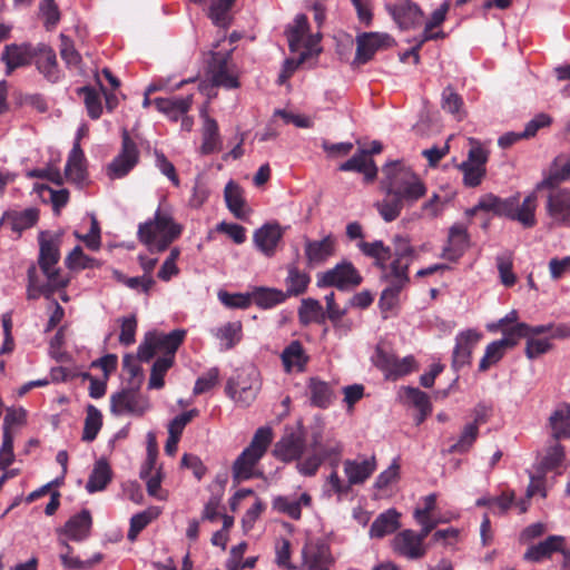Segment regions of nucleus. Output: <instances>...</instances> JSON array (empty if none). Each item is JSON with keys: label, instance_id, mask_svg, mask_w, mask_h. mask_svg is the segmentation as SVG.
<instances>
[{"label": "nucleus", "instance_id": "nucleus-1", "mask_svg": "<svg viewBox=\"0 0 570 570\" xmlns=\"http://www.w3.org/2000/svg\"><path fill=\"white\" fill-rule=\"evenodd\" d=\"M382 174L385 197L375 207L389 223L400 216L404 206H411L425 196L426 187L420 176L400 160L387 163Z\"/></svg>", "mask_w": 570, "mask_h": 570}, {"label": "nucleus", "instance_id": "nucleus-2", "mask_svg": "<svg viewBox=\"0 0 570 570\" xmlns=\"http://www.w3.org/2000/svg\"><path fill=\"white\" fill-rule=\"evenodd\" d=\"M181 230L168 210L158 208L153 220L139 226L138 236L149 250L163 252L179 237Z\"/></svg>", "mask_w": 570, "mask_h": 570}, {"label": "nucleus", "instance_id": "nucleus-3", "mask_svg": "<svg viewBox=\"0 0 570 570\" xmlns=\"http://www.w3.org/2000/svg\"><path fill=\"white\" fill-rule=\"evenodd\" d=\"M261 373L254 365L237 370L227 381L226 394L239 406H249L261 391Z\"/></svg>", "mask_w": 570, "mask_h": 570}, {"label": "nucleus", "instance_id": "nucleus-4", "mask_svg": "<svg viewBox=\"0 0 570 570\" xmlns=\"http://www.w3.org/2000/svg\"><path fill=\"white\" fill-rule=\"evenodd\" d=\"M272 442V430L269 428H259L250 444L240 453L233 465V476L237 481H244L255 475V468L258 461L265 454Z\"/></svg>", "mask_w": 570, "mask_h": 570}, {"label": "nucleus", "instance_id": "nucleus-5", "mask_svg": "<svg viewBox=\"0 0 570 570\" xmlns=\"http://www.w3.org/2000/svg\"><path fill=\"white\" fill-rule=\"evenodd\" d=\"M186 335L184 330H174L168 334L150 332L146 334L144 342L138 347V358L142 362L150 361L157 353L164 356L170 355L175 360V353Z\"/></svg>", "mask_w": 570, "mask_h": 570}, {"label": "nucleus", "instance_id": "nucleus-6", "mask_svg": "<svg viewBox=\"0 0 570 570\" xmlns=\"http://www.w3.org/2000/svg\"><path fill=\"white\" fill-rule=\"evenodd\" d=\"M218 43L214 46L210 52V61L208 63V75L215 86L226 89H235L239 86L238 73L235 65L230 61L233 48L227 51H217Z\"/></svg>", "mask_w": 570, "mask_h": 570}, {"label": "nucleus", "instance_id": "nucleus-7", "mask_svg": "<svg viewBox=\"0 0 570 570\" xmlns=\"http://www.w3.org/2000/svg\"><path fill=\"white\" fill-rule=\"evenodd\" d=\"M470 149L466 160L459 165V169L463 174V183L469 187H476L481 184L485 175V164L489 154L482 147L480 141L474 138H469Z\"/></svg>", "mask_w": 570, "mask_h": 570}, {"label": "nucleus", "instance_id": "nucleus-8", "mask_svg": "<svg viewBox=\"0 0 570 570\" xmlns=\"http://www.w3.org/2000/svg\"><path fill=\"white\" fill-rule=\"evenodd\" d=\"M301 570H331L335 558L330 544L322 539L307 540L301 551Z\"/></svg>", "mask_w": 570, "mask_h": 570}, {"label": "nucleus", "instance_id": "nucleus-9", "mask_svg": "<svg viewBox=\"0 0 570 570\" xmlns=\"http://www.w3.org/2000/svg\"><path fill=\"white\" fill-rule=\"evenodd\" d=\"M309 446L314 453L328 461L331 466H337L344 452L342 441L332 431L316 428L311 435Z\"/></svg>", "mask_w": 570, "mask_h": 570}, {"label": "nucleus", "instance_id": "nucleus-10", "mask_svg": "<svg viewBox=\"0 0 570 570\" xmlns=\"http://www.w3.org/2000/svg\"><path fill=\"white\" fill-rule=\"evenodd\" d=\"M361 282L360 273L350 262H342L317 277V285L320 287L335 286L338 289L355 287Z\"/></svg>", "mask_w": 570, "mask_h": 570}, {"label": "nucleus", "instance_id": "nucleus-11", "mask_svg": "<svg viewBox=\"0 0 570 570\" xmlns=\"http://www.w3.org/2000/svg\"><path fill=\"white\" fill-rule=\"evenodd\" d=\"M59 245L56 239H46L43 235L40 237V255L39 265L47 279L53 282L55 285H67L68 279L61 275L56 267L59 262Z\"/></svg>", "mask_w": 570, "mask_h": 570}, {"label": "nucleus", "instance_id": "nucleus-12", "mask_svg": "<svg viewBox=\"0 0 570 570\" xmlns=\"http://www.w3.org/2000/svg\"><path fill=\"white\" fill-rule=\"evenodd\" d=\"M286 32L291 51H299L302 47H305V50L303 52L307 55H312L313 52L316 51L315 47L321 40V35H307L308 22L307 17L305 14L296 16L293 24L288 27Z\"/></svg>", "mask_w": 570, "mask_h": 570}, {"label": "nucleus", "instance_id": "nucleus-13", "mask_svg": "<svg viewBox=\"0 0 570 570\" xmlns=\"http://www.w3.org/2000/svg\"><path fill=\"white\" fill-rule=\"evenodd\" d=\"M139 153L136 144L127 134L122 138V148L117 157L108 165L107 175L111 179L126 176L138 163Z\"/></svg>", "mask_w": 570, "mask_h": 570}, {"label": "nucleus", "instance_id": "nucleus-14", "mask_svg": "<svg viewBox=\"0 0 570 570\" xmlns=\"http://www.w3.org/2000/svg\"><path fill=\"white\" fill-rule=\"evenodd\" d=\"M150 407L148 400L132 391H122L111 396L110 409L116 415L140 416Z\"/></svg>", "mask_w": 570, "mask_h": 570}, {"label": "nucleus", "instance_id": "nucleus-15", "mask_svg": "<svg viewBox=\"0 0 570 570\" xmlns=\"http://www.w3.org/2000/svg\"><path fill=\"white\" fill-rule=\"evenodd\" d=\"M546 212L554 225L570 227V189L552 190L547 197Z\"/></svg>", "mask_w": 570, "mask_h": 570}, {"label": "nucleus", "instance_id": "nucleus-16", "mask_svg": "<svg viewBox=\"0 0 570 570\" xmlns=\"http://www.w3.org/2000/svg\"><path fill=\"white\" fill-rule=\"evenodd\" d=\"M376 364L385 373L386 379L390 380L407 375L416 367L415 358L412 355L399 358L394 354H389L382 350H377Z\"/></svg>", "mask_w": 570, "mask_h": 570}, {"label": "nucleus", "instance_id": "nucleus-17", "mask_svg": "<svg viewBox=\"0 0 570 570\" xmlns=\"http://www.w3.org/2000/svg\"><path fill=\"white\" fill-rule=\"evenodd\" d=\"M305 449V439L301 429L287 430L274 446V455L284 461L291 462L298 460Z\"/></svg>", "mask_w": 570, "mask_h": 570}, {"label": "nucleus", "instance_id": "nucleus-18", "mask_svg": "<svg viewBox=\"0 0 570 570\" xmlns=\"http://www.w3.org/2000/svg\"><path fill=\"white\" fill-rule=\"evenodd\" d=\"M377 468V462L374 455L357 456L355 459H347L343 462L344 474L351 484H363Z\"/></svg>", "mask_w": 570, "mask_h": 570}, {"label": "nucleus", "instance_id": "nucleus-19", "mask_svg": "<svg viewBox=\"0 0 570 570\" xmlns=\"http://www.w3.org/2000/svg\"><path fill=\"white\" fill-rule=\"evenodd\" d=\"M425 538L412 530H404L394 537L393 549L399 554L409 559H420L426 552L424 546Z\"/></svg>", "mask_w": 570, "mask_h": 570}, {"label": "nucleus", "instance_id": "nucleus-20", "mask_svg": "<svg viewBox=\"0 0 570 570\" xmlns=\"http://www.w3.org/2000/svg\"><path fill=\"white\" fill-rule=\"evenodd\" d=\"M387 33L363 32L356 37V55L355 62L365 63L372 59L374 53L382 47L387 46L391 41Z\"/></svg>", "mask_w": 570, "mask_h": 570}, {"label": "nucleus", "instance_id": "nucleus-21", "mask_svg": "<svg viewBox=\"0 0 570 570\" xmlns=\"http://www.w3.org/2000/svg\"><path fill=\"white\" fill-rule=\"evenodd\" d=\"M481 334L474 330H466L458 334L452 356V366L459 370L471 361V354L478 344Z\"/></svg>", "mask_w": 570, "mask_h": 570}, {"label": "nucleus", "instance_id": "nucleus-22", "mask_svg": "<svg viewBox=\"0 0 570 570\" xmlns=\"http://www.w3.org/2000/svg\"><path fill=\"white\" fill-rule=\"evenodd\" d=\"M386 8L401 29L414 28L422 21L423 12L415 3L409 0L389 4Z\"/></svg>", "mask_w": 570, "mask_h": 570}, {"label": "nucleus", "instance_id": "nucleus-23", "mask_svg": "<svg viewBox=\"0 0 570 570\" xmlns=\"http://www.w3.org/2000/svg\"><path fill=\"white\" fill-rule=\"evenodd\" d=\"M312 505V497L307 492L299 495H278L273 500V508L293 520H299L302 508Z\"/></svg>", "mask_w": 570, "mask_h": 570}, {"label": "nucleus", "instance_id": "nucleus-24", "mask_svg": "<svg viewBox=\"0 0 570 570\" xmlns=\"http://www.w3.org/2000/svg\"><path fill=\"white\" fill-rule=\"evenodd\" d=\"M469 247V235L462 224L453 225L449 230L448 244L444 246L442 257L456 261Z\"/></svg>", "mask_w": 570, "mask_h": 570}, {"label": "nucleus", "instance_id": "nucleus-25", "mask_svg": "<svg viewBox=\"0 0 570 570\" xmlns=\"http://www.w3.org/2000/svg\"><path fill=\"white\" fill-rule=\"evenodd\" d=\"M548 426L554 441L570 439V404L558 405L549 416Z\"/></svg>", "mask_w": 570, "mask_h": 570}, {"label": "nucleus", "instance_id": "nucleus-26", "mask_svg": "<svg viewBox=\"0 0 570 570\" xmlns=\"http://www.w3.org/2000/svg\"><path fill=\"white\" fill-rule=\"evenodd\" d=\"M283 236L282 229L277 224H265L254 233V243L256 247L266 256H272Z\"/></svg>", "mask_w": 570, "mask_h": 570}, {"label": "nucleus", "instance_id": "nucleus-27", "mask_svg": "<svg viewBox=\"0 0 570 570\" xmlns=\"http://www.w3.org/2000/svg\"><path fill=\"white\" fill-rule=\"evenodd\" d=\"M335 240L326 236L321 240H307L305 244V256L311 266H318L334 255Z\"/></svg>", "mask_w": 570, "mask_h": 570}, {"label": "nucleus", "instance_id": "nucleus-28", "mask_svg": "<svg viewBox=\"0 0 570 570\" xmlns=\"http://www.w3.org/2000/svg\"><path fill=\"white\" fill-rule=\"evenodd\" d=\"M340 170L361 173L367 181L374 180L379 171L374 160L365 149L358 150L352 158L343 163L340 166Z\"/></svg>", "mask_w": 570, "mask_h": 570}, {"label": "nucleus", "instance_id": "nucleus-29", "mask_svg": "<svg viewBox=\"0 0 570 570\" xmlns=\"http://www.w3.org/2000/svg\"><path fill=\"white\" fill-rule=\"evenodd\" d=\"M85 163L86 159L80 144L75 141L65 167V174L69 181L81 185L86 180Z\"/></svg>", "mask_w": 570, "mask_h": 570}, {"label": "nucleus", "instance_id": "nucleus-30", "mask_svg": "<svg viewBox=\"0 0 570 570\" xmlns=\"http://www.w3.org/2000/svg\"><path fill=\"white\" fill-rule=\"evenodd\" d=\"M191 104L193 96L156 98L154 100L157 110L175 121L187 114Z\"/></svg>", "mask_w": 570, "mask_h": 570}, {"label": "nucleus", "instance_id": "nucleus-31", "mask_svg": "<svg viewBox=\"0 0 570 570\" xmlns=\"http://www.w3.org/2000/svg\"><path fill=\"white\" fill-rule=\"evenodd\" d=\"M564 538L562 535H550L535 546H531L524 553V559L532 562H539L544 558L551 557L553 552H563Z\"/></svg>", "mask_w": 570, "mask_h": 570}, {"label": "nucleus", "instance_id": "nucleus-32", "mask_svg": "<svg viewBox=\"0 0 570 570\" xmlns=\"http://www.w3.org/2000/svg\"><path fill=\"white\" fill-rule=\"evenodd\" d=\"M31 50L28 45H8L1 55V60L6 63L7 75H10L16 68L28 65L31 60Z\"/></svg>", "mask_w": 570, "mask_h": 570}, {"label": "nucleus", "instance_id": "nucleus-33", "mask_svg": "<svg viewBox=\"0 0 570 570\" xmlns=\"http://www.w3.org/2000/svg\"><path fill=\"white\" fill-rule=\"evenodd\" d=\"M409 261H400L393 259V262L387 266L386 263L382 264L380 268L382 269V278L391 286L397 287L400 289L404 288V286L409 283Z\"/></svg>", "mask_w": 570, "mask_h": 570}, {"label": "nucleus", "instance_id": "nucleus-34", "mask_svg": "<svg viewBox=\"0 0 570 570\" xmlns=\"http://www.w3.org/2000/svg\"><path fill=\"white\" fill-rule=\"evenodd\" d=\"M243 326L239 321L227 322L210 331L220 343V350H232L242 340Z\"/></svg>", "mask_w": 570, "mask_h": 570}, {"label": "nucleus", "instance_id": "nucleus-35", "mask_svg": "<svg viewBox=\"0 0 570 570\" xmlns=\"http://www.w3.org/2000/svg\"><path fill=\"white\" fill-rule=\"evenodd\" d=\"M204 122L202 128L203 142L200 146L202 154L208 155L220 150L222 140L218 134V125L216 120L202 112Z\"/></svg>", "mask_w": 570, "mask_h": 570}, {"label": "nucleus", "instance_id": "nucleus-36", "mask_svg": "<svg viewBox=\"0 0 570 570\" xmlns=\"http://www.w3.org/2000/svg\"><path fill=\"white\" fill-rule=\"evenodd\" d=\"M284 368L286 372H302L308 361L302 344L298 341H293L284 348L281 355Z\"/></svg>", "mask_w": 570, "mask_h": 570}, {"label": "nucleus", "instance_id": "nucleus-37", "mask_svg": "<svg viewBox=\"0 0 570 570\" xmlns=\"http://www.w3.org/2000/svg\"><path fill=\"white\" fill-rule=\"evenodd\" d=\"M224 198L227 208L234 214L235 217L243 219L247 216L248 210L246 208L244 191L234 180H229L226 184L224 189Z\"/></svg>", "mask_w": 570, "mask_h": 570}, {"label": "nucleus", "instance_id": "nucleus-38", "mask_svg": "<svg viewBox=\"0 0 570 570\" xmlns=\"http://www.w3.org/2000/svg\"><path fill=\"white\" fill-rule=\"evenodd\" d=\"M538 206V195L535 191L530 193L521 204L517 196V205L514 210V220L525 228H531L537 224L535 210Z\"/></svg>", "mask_w": 570, "mask_h": 570}, {"label": "nucleus", "instance_id": "nucleus-39", "mask_svg": "<svg viewBox=\"0 0 570 570\" xmlns=\"http://www.w3.org/2000/svg\"><path fill=\"white\" fill-rule=\"evenodd\" d=\"M400 513L395 509H389L381 513L370 528L371 538H383L400 528Z\"/></svg>", "mask_w": 570, "mask_h": 570}, {"label": "nucleus", "instance_id": "nucleus-40", "mask_svg": "<svg viewBox=\"0 0 570 570\" xmlns=\"http://www.w3.org/2000/svg\"><path fill=\"white\" fill-rule=\"evenodd\" d=\"M111 478L112 471L110 469V465L105 459H99L98 461H96L94 469L89 475V479L86 484V490L89 493L102 491L111 481Z\"/></svg>", "mask_w": 570, "mask_h": 570}, {"label": "nucleus", "instance_id": "nucleus-41", "mask_svg": "<svg viewBox=\"0 0 570 570\" xmlns=\"http://www.w3.org/2000/svg\"><path fill=\"white\" fill-rule=\"evenodd\" d=\"M91 528V515L88 510H82L72 517L65 525V532L73 541H82L89 535Z\"/></svg>", "mask_w": 570, "mask_h": 570}, {"label": "nucleus", "instance_id": "nucleus-42", "mask_svg": "<svg viewBox=\"0 0 570 570\" xmlns=\"http://www.w3.org/2000/svg\"><path fill=\"white\" fill-rule=\"evenodd\" d=\"M208 17L219 28H227L232 21V8L236 0H207Z\"/></svg>", "mask_w": 570, "mask_h": 570}, {"label": "nucleus", "instance_id": "nucleus-43", "mask_svg": "<svg viewBox=\"0 0 570 570\" xmlns=\"http://www.w3.org/2000/svg\"><path fill=\"white\" fill-rule=\"evenodd\" d=\"M511 347H513L512 340H498L490 343L480 361L479 370L487 371L492 365L497 364L503 357L505 351Z\"/></svg>", "mask_w": 570, "mask_h": 570}, {"label": "nucleus", "instance_id": "nucleus-44", "mask_svg": "<svg viewBox=\"0 0 570 570\" xmlns=\"http://www.w3.org/2000/svg\"><path fill=\"white\" fill-rule=\"evenodd\" d=\"M309 401L314 406L327 407L333 400V392L328 383L318 379H311L308 382Z\"/></svg>", "mask_w": 570, "mask_h": 570}, {"label": "nucleus", "instance_id": "nucleus-45", "mask_svg": "<svg viewBox=\"0 0 570 570\" xmlns=\"http://www.w3.org/2000/svg\"><path fill=\"white\" fill-rule=\"evenodd\" d=\"M517 205V196L507 198L501 200L497 197H490L487 200H481L478 206L473 209V213L476 208H482L487 210H493L498 215L508 217L514 220V210Z\"/></svg>", "mask_w": 570, "mask_h": 570}, {"label": "nucleus", "instance_id": "nucleus-46", "mask_svg": "<svg viewBox=\"0 0 570 570\" xmlns=\"http://www.w3.org/2000/svg\"><path fill=\"white\" fill-rule=\"evenodd\" d=\"M564 461L563 446L554 441L546 449L540 462L539 469L542 472L554 471L562 466Z\"/></svg>", "mask_w": 570, "mask_h": 570}, {"label": "nucleus", "instance_id": "nucleus-47", "mask_svg": "<svg viewBox=\"0 0 570 570\" xmlns=\"http://www.w3.org/2000/svg\"><path fill=\"white\" fill-rule=\"evenodd\" d=\"M66 285H55L53 282L47 279V283L43 285H39L36 277V268L30 267L28 271V287H27V297L28 299H37L41 295L46 298H50L52 294L61 287Z\"/></svg>", "mask_w": 570, "mask_h": 570}, {"label": "nucleus", "instance_id": "nucleus-48", "mask_svg": "<svg viewBox=\"0 0 570 570\" xmlns=\"http://www.w3.org/2000/svg\"><path fill=\"white\" fill-rule=\"evenodd\" d=\"M298 318L303 325L322 323L325 320V313L317 299L304 298L298 308Z\"/></svg>", "mask_w": 570, "mask_h": 570}, {"label": "nucleus", "instance_id": "nucleus-49", "mask_svg": "<svg viewBox=\"0 0 570 570\" xmlns=\"http://www.w3.org/2000/svg\"><path fill=\"white\" fill-rule=\"evenodd\" d=\"M252 302L262 308H271L286 299V294L276 288L257 287L252 293Z\"/></svg>", "mask_w": 570, "mask_h": 570}, {"label": "nucleus", "instance_id": "nucleus-50", "mask_svg": "<svg viewBox=\"0 0 570 570\" xmlns=\"http://www.w3.org/2000/svg\"><path fill=\"white\" fill-rule=\"evenodd\" d=\"M38 70L50 81L56 82L59 77L56 53L51 49L41 50L37 59Z\"/></svg>", "mask_w": 570, "mask_h": 570}, {"label": "nucleus", "instance_id": "nucleus-51", "mask_svg": "<svg viewBox=\"0 0 570 570\" xmlns=\"http://www.w3.org/2000/svg\"><path fill=\"white\" fill-rule=\"evenodd\" d=\"M102 426L101 412L94 405H88L83 423L82 441L92 442Z\"/></svg>", "mask_w": 570, "mask_h": 570}, {"label": "nucleus", "instance_id": "nucleus-52", "mask_svg": "<svg viewBox=\"0 0 570 570\" xmlns=\"http://www.w3.org/2000/svg\"><path fill=\"white\" fill-rule=\"evenodd\" d=\"M160 514L158 507H149L145 511L137 513L130 519V528L128 531V539L130 541L136 540L138 533L146 528L153 520L157 519Z\"/></svg>", "mask_w": 570, "mask_h": 570}, {"label": "nucleus", "instance_id": "nucleus-53", "mask_svg": "<svg viewBox=\"0 0 570 570\" xmlns=\"http://www.w3.org/2000/svg\"><path fill=\"white\" fill-rule=\"evenodd\" d=\"M286 298L288 296H297L299 294H303L309 283V276L298 271L295 266H291L288 268V275L286 277Z\"/></svg>", "mask_w": 570, "mask_h": 570}, {"label": "nucleus", "instance_id": "nucleus-54", "mask_svg": "<svg viewBox=\"0 0 570 570\" xmlns=\"http://www.w3.org/2000/svg\"><path fill=\"white\" fill-rule=\"evenodd\" d=\"M333 470L325 480L323 491L327 497L337 495L338 498L350 493L352 487L347 479L343 480L337 472V466H332Z\"/></svg>", "mask_w": 570, "mask_h": 570}, {"label": "nucleus", "instance_id": "nucleus-55", "mask_svg": "<svg viewBox=\"0 0 570 570\" xmlns=\"http://www.w3.org/2000/svg\"><path fill=\"white\" fill-rule=\"evenodd\" d=\"M38 220V210L28 208L22 212H13L8 215V223L11 229L21 233L24 229L32 227Z\"/></svg>", "mask_w": 570, "mask_h": 570}, {"label": "nucleus", "instance_id": "nucleus-56", "mask_svg": "<svg viewBox=\"0 0 570 570\" xmlns=\"http://www.w3.org/2000/svg\"><path fill=\"white\" fill-rule=\"evenodd\" d=\"M174 358L170 355L157 358L151 367L148 386L149 389H161L165 384L164 376L173 366Z\"/></svg>", "mask_w": 570, "mask_h": 570}, {"label": "nucleus", "instance_id": "nucleus-57", "mask_svg": "<svg viewBox=\"0 0 570 570\" xmlns=\"http://www.w3.org/2000/svg\"><path fill=\"white\" fill-rule=\"evenodd\" d=\"M495 262L501 283L507 287L513 286L517 282V276L512 271V255L510 253H503L497 256Z\"/></svg>", "mask_w": 570, "mask_h": 570}, {"label": "nucleus", "instance_id": "nucleus-58", "mask_svg": "<svg viewBox=\"0 0 570 570\" xmlns=\"http://www.w3.org/2000/svg\"><path fill=\"white\" fill-rule=\"evenodd\" d=\"M358 247L366 256L375 258V264L379 267L386 263L391 256V249L386 247L382 240L373 243L362 242Z\"/></svg>", "mask_w": 570, "mask_h": 570}, {"label": "nucleus", "instance_id": "nucleus-59", "mask_svg": "<svg viewBox=\"0 0 570 570\" xmlns=\"http://www.w3.org/2000/svg\"><path fill=\"white\" fill-rule=\"evenodd\" d=\"M218 299L228 308H247L252 304L250 293H228L219 291Z\"/></svg>", "mask_w": 570, "mask_h": 570}, {"label": "nucleus", "instance_id": "nucleus-60", "mask_svg": "<svg viewBox=\"0 0 570 570\" xmlns=\"http://www.w3.org/2000/svg\"><path fill=\"white\" fill-rule=\"evenodd\" d=\"M66 264L70 269H85L98 266V262L85 255L80 246H76L67 256Z\"/></svg>", "mask_w": 570, "mask_h": 570}, {"label": "nucleus", "instance_id": "nucleus-61", "mask_svg": "<svg viewBox=\"0 0 570 570\" xmlns=\"http://www.w3.org/2000/svg\"><path fill=\"white\" fill-rule=\"evenodd\" d=\"M479 434V426L476 424H466L455 444L452 445L453 452L464 453L469 451Z\"/></svg>", "mask_w": 570, "mask_h": 570}, {"label": "nucleus", "instance_id": "nucleus-62", "mask_svg": "<svg viewBox=\"0 0 570 570\" xmlns=\"http://www.w3.org/2000/svg\"><path fill=\"white\" fill-rule=\"evenodd\" d=\"M39 11L47 29H52L58 24L60 11L55 0H43L39 6Z\"/></svg>", "mask_w": 570, "mask_h": 570}, {"label": "nucleus", "instance_id": "nucleus-63", "mask_svg": "<svg viewBox=\"0 0 570 570\" xmlns=\"http://www.w3.org/2000/svg\"><path fill=\"white\" fill-rule=\"evenodd\" d=\"M441 107L444 111L456 115L463 107V100L452 87H446L442 91Z\"/></svg>", "mask_w": 570, "mask_h": 570}, {"label": "nucleus", "instance_id": "nucleus-64", "mask_svg": "<svg viewBox=\"0 0 570 570\" xmlns=\"http://www.w3.org/2000/svg\"><path fill=\"white\" fill-rule=\"evenodd\" d=\"M155 165L158 168V170L166 176L173 185L176 187L179 186L180 180L176 173V168L174 164L165 156L161 151H155Z\"/></svg>", "mask_w": 570, "mask_h": 570}]
</instances>
